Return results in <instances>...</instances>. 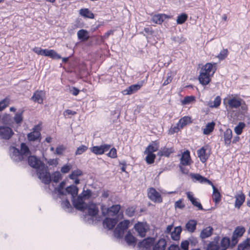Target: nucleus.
Instances as JSON below:
<instances>
[{
    "instance_id": "35",
    "label": "nucleus",
    "mask_w": 250,
    "mask_h": 250,
    "mask_svg": "<svg viewBox=\"0 0 250 250\" xmlns=\"http://www.w3.org/2000/svg\"><path fill=\"white\" fill-rule=\"evenodd\" d=\"M197 221L195 220H190L186 224V228L189 232H193L196 228Z\"/></svg>"
},
{
    "instance_id": "22",
    "label": "nucleus",
    "mask_w": 250,
    "mask_h": 250,
    "mask_svg": "<svg viewBox=\"0 0 250 250\" xmlns=\"http://www.w3.org/2000/svg\"><path fill=\"white\" fill-rule=\"evenodd\" d=\"M142 84H135L130 85L124 91V94L125 95H130L132 94L140 89Z\"/></svg>"
},
{
    "instance_id": "10",
    "label": "nucleus",
    "mask_w": 250,
    "mask_h": 250,
    "mask_svg": "<svg viewBox=\"0 0 250 250\" xmlns=\"http://www.w3.org/2000/svg\"><path fill=\"white\" fill-rule=\"evenodd\" d=\"M155 242V239L152 237H149L145 239L138 244V247L143 250H149L153 245Z\"/></svg>"
},
{
    "instance_id": "23",
    "label": "nucleus",
    "mask_w": 250,
    "mask_h": 250,
    "mask_svg": "<svg viewBox=\"0 0 250 250\" xmlns=\"http://www.w3.org/2000/svg\"><path fill=\"white\" fill-rule=\"evenodd\" d=\"M167 246L166 240L164 238L160 239L153 245V250H165Z\"/></svg>"
},
{
    "instance_id": "55",
    "label": "nucleus",
    "mask_w": 250,
    "mask_h": 250,
    "mask_svg": "<svg viewBox=\"0 0 250 250\" xmlns=\"http://www.w3.org/2000/svg\"><path fill=\"white\" fill-rule=\"evenodd\" d=\"M88 149V146L85 145H81L77 148L75 152V155H81Z\"/></svg>"
},
{
    "instance_id": "36",
    "label": "nucleus",
    "mask_w": 250,
    "mask_h": 250,
    "mask_svg": "<svg viewBox=\"0 0 250 250\" xmlns=\"http://www.w3.org/2000/svg\"><path fill=\"white\" fill-rule=\"evenodd\" d=\"M159 148L158 143L156 141L153 142L152 144L149 145L146 148L145 153H153L158 150Z\"/></svg>"
},
{
    "instance_id": "53",
    "label": "nucleus",
    "mask_w": 250,
    "mask_h": 250,
    "mask_svg": "<svg viewBox=\"0 0 250 250\" xmlns=\"http://www.w3.org/2000/svg\"><path fill=\"white\" fill-rule=\"evenodd\" d=\"M147 155L146 157V161L148 164H151L154 163L156 155L153 153H146Z\"/></svg>"
},
{
    "instance_id": "48",
    "label": "nucleus",
    "mask_w": 250,
    "mask_h": 250,
    "mask_svg": "<svg viewBox=\"0 0 250 250\" xmlns=\"http://www.w3.org/2000/svg\"><path fill=\"white\" fill-rule=\"evenodd\" d=\"M245 126V124L243 122H239V124L235 127L234 131L235 133L239 135H240L242 132L243 128Z\"/></svg>"
},
{
    "instance_id": "7",
    "label": "nucleus",
    "mask_w": 250,
    "mask_h": 250,
    "mask_svg": "<svg viewBox=\"0 0 250 250\" xmlns=\"http://www.w3.org/2000/svg\"><path fill=\"white\" fill-rule=\"evenodd\" d=\"M74 208L80 211H84L86 210L87 204L83 201V199L81 195H79L76 199L72 200Z\"/></svg>"
},
{
    "instance_id": "32",
    "label": "nucleus",
    "mask_w": 250,
    "mask_h": 250,
    "mask_svg": "<svg viewBox=\"0 0 250 250\" xmlns=\"http://www.w3.org/2000/svg\"><path fill=\"white\" fill-rule=\"evenodd\" d=\"M77 36L80 40L83 42L87 41L89 38L88 31L85 29L79 30L77 32Z\"/></svg>"
},
{
    "instance_id": "28",
    "label": "nucleus",
    "mask_w": 250,
    "mask_h": 250,
    "mask_svg": "<svg viewBox=\"0 0 250 250\" xmlns=\"http://www.w3.org/2000/svg\"><path fill=\"white\" fill-rule=\"evenodd\" d=\"M213 189V193L212 195V200L215 204H218L221 201V195L218 188H216L213 183L210 185Z\"/></svg>"
},
{
    "instance_id": "33",
    "label": "nucleus",
    "mask_w": 250,
    "mask_h": 250,
    "mask_svg": "<svg viewBox=\"0 0 250 250\" xmlns=\"http://www.w3.org/2000/svg\"><path fill=\"white\" fill-rule=\"evenodd\" d=\"M232 137V130L229 128H228L224 133V139L225 144L226 146H228L230 145Z\"/></svg>"
},
{
    "instance_id": "46",
    "label": "nucleus",
    "mask_w": 250,
    "mask_h": 250,
    "mask_svg": "<svg viewBox=\"0 0 250 250\" xmlns=\"http://www.w3.org/2000/svg\"><path fill=\"white\" fill-rule=\"evenodd\" d=\"M221 97L219 96H216L213 102H211L209 104V106L210 107L213 108H216L218 107L221 104Z\"/></svg>"
},
{
    "instance_id": "54",
    "label": "nucleus",
    "mask_w": 250,
    "mask_h": 250,
    "mask_svg": "<svg viewBox=\"0 0 250 250\" xmlns=\"http://www.w3.org/2000/svg\"><path fill=\"white\" fill-rule=\"evenodd\" d=\"M129 225V221L127 220H125L124 221H122L119 223V224L117 226V227L120 229L121 230L125 231L126 229H127Z\"/></svg>"
},
{
    "instance_id": "31",
    "label": "nucleus",
    "mask_w": 250,
    "mask_h": 250,
    "mask_svg": "<svg viewBox=\"0 0 250 250\" xmlns=\"http://www.w3.org/2000/svg\"><path fill=\"white\" fill-rule=\"evenodd\" d=\"M120 208V205H112L110 208L107 209L106 214L108 215H116L118 213Z\"/></svg>"
},
{
    "instance_id": "57",
    "label": "nucleus",
    "mask_w": 250,
    "mask_h": 250,
    "mask_svg": "<svg viewBox=\"0 0 250 250\" xmlns=\"http://www.w3.org/2000/svg\"><path fill=\"white\" fill-rule=\"evenodd\" d=\"M228 50L227 49H224L220 51L219 54L217 55V58L220 60H224L228 56Z\"/></svg>"
},
{
    "instance_id": "11",
    "label": "nucleus",
    "mask_w": 250,
    "mask_h": 250,
    "mask_svg": "<svg viewBox=\"0 0 250 250\" xmlns=\"http://www.w3.org/2000/svg\"><path fill=\"white\" fill-rule=\"evenodd\" d=\"M117 218H110L108 217L105 218L103 222V226L104 228H106L108 230L112 229L116 224L118 223Z\"/></svg>"
},
{
    "instance_id": "14",
    "label": "nucleus",
    "mask_w": 250,
    "mask_h": 250,
    "mask_svg": "<svg viewBox=\"0 0 250 250\" xmlns=\"http://www.w3.org/2000/svg\"><path fill=\"white\" fill-rule=\"evenodd\" d=\"M210 76L207 72L203 71V69H201L198 77L200 83L203 85H207L210 81Z\"/></svg>"
},
{
    "instance_id": "29",
    "label": "nucleus",
    "mask_w": 250,
    "mask_h": 250,
    "mask_svg": "<svg viewBox=\"0 0 250 250\" xmlns=\"http://www.w3.org/2000/svg\"><path fill=\"white\" fill-rule=\"evenodd\" d=\"M229 246H230L231 248L234 247L232 246L231 241L230 242L229 238L223 237L220 242V246H219L220 250H226Z\"/></svg>"
},
{
    "instance_id": "18",
    "label": "nucleus",
    "mask_w": 250,
    "mask_h": 250,
    "mask_svg": "<svg viewBox=\"0 0 250 250\" xmlns=\"http://www.w3.org/2000/svg\"><path fill=\"white\" fill-rule=\"evenodd\" d=\"M220 238L216 236L212 241L209 242L207 245L206 250H220L219 245Z\"/></svg>"
},
{
    "instance_id": "51",
    "label": "nucleus",
    "mask_w": 250,
    "mask_h": 250,
    "mask_svg": "<svg viewBox=\"0 0 250 250\" xmlns=\"http://www.w3.org/2000/svg\"><path fill=\"white\" fill-rule=\"evenodd\" d=\"M195 100V97L193 96H187L181 101L183 105H186L189 104Z\"/></svg>"
},
{
    "instance_id": "13",
    "label": "nucleus",
    "mask_w": 250,
    "mask_h": 250,
    "mask_svg": "<svg viewBox=\"0 0 250 250\" xmlns=\"http://www.w3.org/2000/svg\"><path fill=\"white\" fill-rule=\"evenodd\" d=\"M45 92L42 90H36L33 94L31 99L34 102L41 104L43 103Z\"/></svg>"
},
{
    "instance_id": "8",
    "label": "nucleus",
    "mask_w": 250,
    "mask_h": 250,
    "mask_svg": "<svg viewBox=\"0 0 250 250\" xmlns=\"http://www.w3.org/2000/svg\"><path fill=\"white\" fill-rule=\"evenodd\" d=\"M147 195L148 197L154 202L161 203L162 202V198L161 194L154 188H149Z\"/></svg>"
},
{
    "instance_id": "41",
    "label": "nucleus",
    "mask_w": 250,
    "mask_h": 250,
    "mask_svg": "<svg viewBox=\"0 0 250 250\" xmlns=\"http://www.w3.org/2000/svg\"><path fill=\"white\" fill-rule=\"evenodd\" d=\"M215 123L213 122L208 123L206 125V127L203 130V134L205 135H208L212 132L214 129Z\"/></svg>"
},
{
    "instance_id": "40",
    "label": "nucleus",
    "mask_w": 250,
    "mask_h": 250,
    "mask_svg": "<svg viewBox=\"0 0 250 250\" xmlns=\"http://www.w3.org/2000/svg\"><path fill=\"white\" fill-rule=\"evenodd\" d=\"M238 250H250V238L246 239L238 246Z\"/></svg>"
},
{
    "instance_id": "3",
    "label": "nucleus",
    "mask_w": 250,
    "mask_h": 250,
    "mask_svg": "<svg viewBox=\"0 0 250 250\" xmlns=\"http://www.w3.org/2000/svg\"><path fill=\"white\" fill-rule=\"evenodd\" d=\"M14 134L12 128L6 125L0 126V139L8 140Z\"/></svg>"
},
{
    "instance_id": "39",
    "label": "nucleus",
    "mask_w": 250,
    "mask_h": 250,
    "mask_svg": "<svg viewBox=\"0 0 250 250\" xmlns=\"http://www.w3.org/2000/svg\"><path fill=\"white\" fill-rule=\"evenodd\" d=\"M65 192L71 194L72 198H74L78 194V188L74 185H71L65 188Z\"/></svg>"
},
{
    "instance_id": "50",
    "label": "nucleus",
    "mask_w": 250,
    "mask_h": 250,
    "mask_svg": "<svg viewBox=\"0 0 250 250\" xmlns=\"http://www.w3.org/2000/svg\"><path fill=\"white\" fill-rule=\"evenodd\" d=\"M188 19V15L185 13H183L178 16L176 21L177 24H182L184 23Z\"/></svg>"
},
{
    "instance_id": "21",
    "label": "nucleus",
    "mask_w": 250,
    "mask_h": 250,
    "mask_svg": "<svg viewBox=\"0 0 250 250\" xmlns=\"http://www.w3.org/2000/svg\"><path fill=\"white\" fill-rule=\"evenodd\" d=\"M235 207L239 208L245 201V196L242 191H239L238 193L235 195Z\"/></svg>"
},
{
    "instance_id": "16",
    "label": "nucleus",
    "mask_w": 250,
    "mask_h": 250,
    "mask_svg": "<svg viewBox=\"0 0 250 250\" xmlns=\"http://www.w3.org/2000/svg\"><path fill=\"white\" fill-rule=\"evenodd\" d=\"M216 64L215 63H207L201 68L203 69V71L207 72V73L210 75V76L213 75L215 72L216 70Z\"/></svg>"
},
{
    "instance_id": "4",
    "label": "nucleus",
    "mask_w": 250,
    "mask_h": 250,
    "mask_svg": "<svg viewBox=\"0 0 250 250\" xmlns=\"http://www.w3.org/2000/svg\"><path fill=\"white\" fill-rule=\"evenodd\" d=\"M41 127L40 125H36L32 129V131L27 134V137L29 141H40L41 140V134L40 132Z\"/></svg>"
},
{
    "instance_id": "26",
    "label": "nucleus",
    "mask_w": 250,
    "mask_h": 250,
    "mask_svg": "<svg viewBox=\"0 0 250 250\" xmlns=\"http://www.w3.org/2000/svg\"><path fill=\"white\" fill-rule=\"evenodd\" d=\"M213 231V229L211 227H207L201 230L200 237L202 239L208 238L212 234Z\"/></svg>"
},
{
    "instance_id": "58",
    "label": "nucleus",
    "mask_w": 250,
    "mask_h": 250,
    "mask_svg": "<svg viewBox=\"0 0 250 250\" xmlns=\"http://www.w3.org/2000/svg\"><path fill=\"white\" fill-rule=\"evenodd\" d=\"M124 232L125 231L116 227L114 231V236L117 238H121L123 236Z\"/></svg>"
},
{
    "instance_id": "24",
    "label": "nucleus",
    "mask_w": 250,
    "mask_h": 250,
    "mask_svg": "<svg viewBox=\"0 0 250 250\" xmlns=\"http://www.w3.org/2000/svg\"><path fill=\"white\" fill-rule=\"evenodd\" d=\"M190 176L193 180H195V181H198L201 183H207L209 185H212V182L207 178L202 176L199 174L191 173Z\"/></svg>"
},
{
    "instance_id": "2",
    "label": "nucleus",
    "mask_w": 250,
    "mask_h": 250,
    "mask_svg": "<svg viewBox=\"0 0 250 250\" xmlns=\"http://www.w3.org/2000/svg\"><path fill=\"white\" fill-rule=\"evenodd\" d=\"M86 210H87L88 214L83 215V219L90 224L93 222V218L98 214L99 209L96 204L92 203L87 205Z\"/></svg>"
},
{
    "instance_id": "12",
    "label": "nucleus",
    "mask_w": 250,
    "mask_h": 250,
    "mask_svg": "<svg viewBox=\"0 0 250 250\" xmlns=\"http://www.w3.org/2000/svg\"><path fill=\"white\" fill-rule=\"evenodd\" d=\"M207 149L208 146H206L202 147L197 151L198 157L199 158L201 162L203 163H206L209 156V154H208L207 153Z\"/></svg>"
},
{
    "instance_id": "59",
    "label": "nucleus",
    "mask_w": 250,
    "mask_h": 250,
    "mask_svg": "<svg viewBox=\"0 0 250 250\" xmlns=\"http://www.w3.org/2000/svg\"><path fill=\"white\" fill-rule=\"evenodd\" d=\"M61 206L64 210L67 209L69 211V209L71 210L72 209L71 205L67 199L63 201L61 203Z\"/></svg>"
},
{
    "instance_id": "9",
    "label": "nucleus",
    "mask_w": 250,
    "mask_h": 250,
    "mask_svg": "<svg viewBox=\"0 0 250 250\" xmlns=\"http://www.w3.org/2000/svg\"><path fill=\"white\" fill-rule=\"evenodd\" d=\"M10 157L13 161L19 162L23 159L22 155L20 152V150L15 146L10 147Z\"/></svg>"
},
{
    "instance_id": "64",
    "label": "nucleus",
    "mask_w": 250,
    "mask_h": 250,
    "mask_svg": "<svg viewBox=\"0 0 250 250\" xmlns=\"http://www.w3.org/2000/svg\"><path fill=\"white\" fill-rule=\"evenodd\" d=\"M71 167L70 166L65 165L62 167L61 171L63 173H67L70 170Z\"/></svg>"
},
{
    "instance_id": "1",
    "label": "nucleus",
    "mask_w": 250,
    "mask_h": 250,
    "mask_svg": "<svg viewBox=\"0 0 250 250\" xmlns=\"http://www.w3.org/2000/svg\"><path fill=\"white\" fill-rule=\"evenodd\" d=\"M28 162L30 167L36 169L38 178L45 185L49 184L51 177L48 167L35 156H28Z\"/></svg>"
},
{
    "instance_id": "44",
    "label": "nucleus",
    "mask_w": 250,
    "mask_h": 250,
    "mask_svg": "<svg viewBox=\"0 0 250 250\" xmlns=\"http://www.w3.org/2000/svg\"><path fill=\"white\" fill-rule=\"evenodd\" d=\"M47 57H49L52 59L59 60L61 58V56L57 53V52L53 49H50L48 54H47Z\"/></svg>"
},
{
    "instance_id": "52",
    "label": "nucleus",
    "mask_w": 250,
    "mask_h": 250,
    "mask_svg": "<svg viewBox=\"0 0 250 250\" xmlns=\"http://www.w3.org/2000/svg\"><path fill=\"white\" fill-rule=\"evenodd\" d=\"M190 121V118L188 116H185L180 120L178 125L181 128L183 127L185 125Z\"/></svg>"
},
{
    "instance_id": "30",
    "label": "nucleus",
    "mask_w": 250,
    "mask_h": 250,
    "mask_svg": "<svg viewBox=\"0 0 250 250\" xmlns=\"http://www.w3.org/2000/svg\"><path fill=\"white\" fill-rule=\"evenodd\" d=\"M125 240L128 246L133 247L136 245L137 242L136 238L131 234L130 231H128L125 236Z\"/></svg>"
},
{
    "instance_id": "49",
    "label": "nucleus",
    "mask_w": 250,
    "mask_h": 250,
    "mask_svg": "<svg viewBox=\"0 0 250 250\" xmlns=\"http://www.w3.org/2000/svg\"><path fill=\"white\" fill-rule=\"evenodd\" d=\"M83 175V172L81 170L77 169L73 170L71 173L69 175V177L70 179H75V178L80 176Z\"/></svg>"
},
{
    "instance_id": "6",
    "label": "nucleus",
    "mask_w": 250,
    "mask_h": 250,
    "mask_svg": "<svg viewBox=\"0 0 250 250\" xmlns=\"http://www.w3.org/2000/svg\"><path fill=\"white\" fill-rule=\"evenodd\" d=\"M245 232L243 227H237L234 229L231 237L232 246H234L238 243V238L241 237Z\"/></svg>"
},
{
    "instance_id": "47",
    "label": "nucleus",
    "mask_w": 250,
    "mask_h": 250,
    "mask_svg": "<svg viewBox=\"0 0 250 250\" xmlns=\"http://www.w3.org/2000/svg\"><path fill=\"white\" fill-rule=\"evenodd\" d=\"M65 185V182L62 181V182L60 183L58 187L56 188V190L58 192L59 196H63L65 195V193L63 191V188ZM60 197H61V196H60Z\"/></svg>"
},
{
    "instance_id": "56",
    "label": "nucleus",
    "mask_w": 250,
    "mask_h": 250,
    "mask_svg": "<svg viewBox=\"0 0 250 250\" xmlns=\"http://www.w3.org/2000/svg\"><path fill=\"white\" fill-rule=\"evenodd\" d=\"M9 104V99L6 98L0 102V111H2Z\"/></svg>"
},
{
    "instance_id": "34",
    "label": "nucleus",
    "mask_w": 250,
    "mask_h": 250,
    "mask_svg": "<svg viewBox=\"0 0 250 250\" xmlns=\"http://www.w3.org/2000/svg\"><path fill=\"white\" fill-rule=\"evenodd\" d=\"M181 231L182 228L181 226L175 227L170 234L172 239L175 241L178 240L180 239Z\"/></svg>"
},
{
    "instance_id": "45",
    "label": "nucleus",
    "mask_w": 250,
    "mask_h": 250,
    "mask_svg": "<svg viewBox=\"0 0 250 250\" xmlns=\"http://www.w3.org/2000/svg\"><path fill=\"white\" fill-rule=\"evenodd\" d=\"M2 122L4 125H10L13 123L12 116L8 114L4 115L2 118Z\"/></svg>"
},
{
    "instance_id": "61",
    "label": "nucleus",
    "mask_w": 250,
    "mask_h": 250,
    "mask_svg": "<svg viewBox=\"0 0 250 250\" xmlns=\"http://www.w3.org/2000/svg\"><path fill=\"white\" fill-rule=\"evenodd\" d=\"M106 155L111 158H116L117 157V150L115 147H112L110 149L109 152L106 154Z\"/></svg>"
},
{
    "instance_id": "5",
    "label": "nucleus",
    "mask_w": 250,
    "mask_h": 250,
    "mask_svg": "<svg viewBox=\"0 0 250 250\" xmlns=\"http://www.w3.org/2000/svg\"><path fill=\"white\" fill-rule=\"evenodd\" d=\"M111 145L104 144L99 146H93L89 149L90 151L94 154L102 155L109 150L111 148Z\"/></svg>"
},
{
    "instance_id": "38",
    "label": "nucleus",
    "mask_w": 250,
    "mask_h": 250,
    "mask_svg": "<svg viewBox=\"0 0 250 250\" xmlns=\"http://www.w3.org/2000/svg\"><path fill=\"white\" fill-rule=\"evenodd\" d=\"M20 152L22 155L23 159L30 154V151L26 144L22 143L21 145Z\"/></svg>"
},
{
    "instance_id": "60",
    "label": "nucleus",
    "mask_w": 250,
    "mask_h": 250,
    "mask_svg": "<svg viewBox=\"0 0 250 250\" xmlns=\"http://www.w3.org/2000/svg\"><path fill=\"white\" fill-rule=\"evenodd\" d=\"M80 195L84 199H89L92 195V192L90 189H86L83 190Z\"/></svg>"
},
{
    "instance_id": "63",
    "label": "nucleus",
    "mask_w": 250,
    "mask_h": 250,
    "mask_svg": "<svg viewBox=\"0 0 250 250\" xmlns=\"http://www.w3.org/2000/svg\"><path fill=\"white\" fill-rule=\"evenodd\" d=\"M189 243L188 240L182 241L181 244V248L183 250H188Z\"/></svg>"
},
{
    "instance_id": "20",
    "label": "nucleus",
    "mask_w": 250,
    "mask_h": 250,
    "mask_svg": "<svg viewBox=\"0 0 250 250\" xmlns=\"http://www.w3.org/2000/svg\"><path fill=\"white\" fill-rule=\"evenodd\" d=\"M187 195L188 199L191 202L192 204L198 208L199 210H204L201 204L197 201V199L193 197V195L191 192L188 191L187 192Z\"/></svg>"
},
{
    "instance_id": "62",
    "label": "nucleus",
    "mask_w": 250,
    "mask_h": 250,
    "mask_svg": "<svg viewBox=\"0 0 250 250\" xmlns=\"http://www.w3.org/2000/svg\"><path fill=\"white\" fill-rule=\"evenodd\" d=\"M135 208L133 207H128L125 210V214L129 217H132L135 212Z\"/></svg>"
},
{
    "instance_id": "25",
    "label": "nucleus",
    "mask_w": 250,
    "mask_h": 250,
    "mask_svg": "<svg viewBox=\"0 0 250 250\" xmlns=\"http://www.w3.org/2000/svg\"><path fill=\"white\" fill-rule=\"evenodd\" d=\"M174 152V149L173 147L167 148V147H163L161 148L158 151V155L168 157L170 155Z\"/></svg>"
},
{
    "instance_id": "42",
    "label": "nucleus",
    "mask_w": 250,
    "mask_h": 250,
    "mask_svg": "<svg viewBox=\"0 0 250 250\" xmlns=\"http://www.w3.org/2000/svg\"><path fill=\"white\" fill-rule=\"evenodd\" d=\"M23 110L21 112H18L15 114L14 116V120L15 122L18 125H20L23 121Z\"/></svg>"
},
{
    "instance_id": "43",
    "label": "nucleus",
    "mask_w": 250,
    "mask_h": 250,
    "mask_svg": "<svg viewBox=\"0 0 250 250\" xmlns=\"http://www.w3.org/2000/svg\"><path fill=\"white\" fill-rule=\"evenodd\" d=\"M51 181H53L55 183H58L62 179V174L59 171L53 172L50 175Z\"/></svg>"
},
{
    "instance_id": "37",
    "label": "nucleus",
    "mask_w": 250,
    "mask_h": 250,
    "mask_svg": "<svg viewBox=\"0 0 250 250\" xmlns=\"http://www.w3.org/2000/svg\"><path fill=\"white\" fill-rule=\"evenodd\" d=\"M80 14L84 17L91 19L94 18V14L88 8H82L80 10Z\"/></svg>"
},
{
    "instance_id": "15",
    "label": "nucleus",
    "mask_w": 250,
    "mask_h": 250,
    "mask_svg": "<svg viewBox=\"0 0 250 250\" xmlns=\"http://www.w3.org/2000/svg\"><path fill=\"white\" fill-rule=\"evenodd\" d=\"M191 158L190 152L188 150L184 151L180 159V165L182 166H189L191 164Z\"/></svg>"
},
{
    "instance_id": "27",
    "label": "nucleus",
    "mask_w": 250,
    "mask_h": 250,
    "mask_svg": "<svg viewBox=\"0 0 250 250\" xmlns=\"http://www.w3.org/2000/svg\"><path fill=\"white\" fill-rule=\"evenodd\" d=\"M134 228L139 236L141 237L145 236L146 229L142 223L139 222L136 224L134 226Z\"/></svg>"
},
{
    "instance_id": "17",
    "label": "nucleus",
    "mask_w": 250,
    "mask_h": 250,
    "mask_svg": "<svg viewBox=\"0 0 250 250\" xmlns=\"http://www.w3.org/2000/svg\"><path fill=\"white\" fill-rule=\"evenodd\" d=\"M242 102L240 98L232 97L228 100V104L230 108H237L241 105Z\"/></svg>"
},
{
    "instance_id": "19",
    "label": "nucleus",
    "mask_w": 250,
    "mask_h": 250,
    "mask_svg": "<svg viewBox=\"0 0 250 250\" xmlns=\"http://www.w3.org/2000/svg\"><path fill=\"white\" fill-rule=\"evenodd\" d=\"M169 18V16L165 14H157L154 15L151 18L153 22L161 24L165 20Z\"/></svg>"
}]
</instances>
